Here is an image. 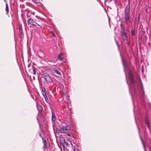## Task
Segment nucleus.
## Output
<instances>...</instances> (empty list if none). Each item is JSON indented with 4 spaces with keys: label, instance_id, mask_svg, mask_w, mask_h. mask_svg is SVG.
<instances>
[{
    "label": "nucleus",
    "instance_id": "30",
    "mask_svg": "<svg viewBox=\"0 0 151 151\" xmlns=\"http://www.w3.org/2000/svg\"><path fill=\"white\" fill-rule=\"evenodd\" d=\"M38 25H39V24H37Z\"/></svg>",
    "mask_w": 151,
    "mask_h": 151
},
{
    "label": "nucleus",
    "instance_id": "21",
    "mask_svg": "<svg viewBox=\"0 0 151 151\" xmlns=\"http://www.w3.org/2000/svg\"><path fill=\"white\" fill-rule=\"evenodd\" d=\"M52 35L54 37H55V35L54 33H52Z\"/></svg>",
    "mask_w": 151,
    "mask_h": 151
},
{
    "label": "nucleus",
    "instance_id": "24",
    "mask_svg": "<svg viewBox=\"0 0 151 151\" xmlns=\"http://www.w3.org/2000/svg\"><path fill=\"white\" fill-rule=\"evenodd\" d=\"M6 0H4V1L6 3Z\"/></svg>",
    "mask_w": 151,
    "mask_h": 151
},
{
    "label": "nucleus",
    "instance_id": "26",
    "mask_svg": "<svg viewBox=\"0 0 151 151\" xmlns=\"http://www.w3.org/2000/svg\"><path fill=\"white\" fill-rule=\"evenodd\" d=\"M69 142L70 143H71V141H69Z\"/></svg>",
    "mask_w": 151,
    "mask_h": 151
},
{
    "label": "nucleus",
    "instance_id": "19",
    "mask_svg": "<svg viewBox=\"0 0 151 151\" xmlns=\"http://www.w3.org/2000/svg\"><path fill=\"white\" fill-rule=\"evenodd\" d=\"M63 140L64 141V142H64V138H63V137L61 138L60 139V140Z\"/></svg>",
    "mask_w": 151,
    "mask_h": 151
},
{
    "label": "nucleus",
    "instance_id": "2",
    "mask_svg": "<svg viewBox=\"0 0 151 151\" xmlns=\"http://www.w3.org/2000/svg\"><path fill=\"white\" fill-rule=\"evenodd\" d=\"M70 130V127L67 126L65 127H62L60 128L59 130L60 132L62 133H66L68 132Z\"/></svg>",
    "mask_w": 151,
    "mask_h": 151
},
{
    "label": "nucleus",
    "instance_id": "23",
    "mask_svg": "<svg viewBox=\"0 0 151 151\" xmlns=\"http://www.w3.org/2000/svg\"><path fill=\"white\" fill-rule=\"evenodd\" d=\"M67 134L69 136H70V135L69 134Z\"/></svg>",
    "mask_w": 151,
    "mask_h": 151
},
{
    "label": "nucleus",
    "instance_id": "29",
    "mask_svg": "<svg viewBox=\"0 0 151 151\" xmlns=\"http://www.w3.org/2000/svg\"><path fill=\"white\" fill-rule=\"evenodd\" d=\"M38 25H39V24H37Z\"/></svg>",
    "mask_w": 151,
    "mask_h": 151
},
{
    "label": "nucleus",
    "instance_id": "15",
    "mask_svg": "<svg viewBox=\"0 0 151 151\" xmlns=\"http://www.w3.org/2000/svg\"><path fill=\"white\" fill-rule=\"evenodd\" d=\"M134 30H132L131 31V35L133 36H134Z\"/></svg>",
    "mask_w": 151,
    "mask_h": 151
},
{
    "label": "nucleus",
    "instance_id": "4",
    "mask_svg": "<svg viewBox=\"0 0 151 151\" xmlns=\"http://www.w3.org/2000/svg\"><path fill=\"white\" fill-rule=\"evenodd\" d=\"M121 35L124 40H125L127 39V36L125 31L124 30L121 31Z\"/></svg>",
    "mask_w": 151,
    "mask_h": 151
},
{
    "label": "nucleus",
    "instance_id": "14",
    "mask_svg": "<svg viewBox=\"0 0 151 151\" xmlns=\"http://www.w3.org/2000/svg\"><path fill=\"white\" fill-rule=\"evenodd\" d=\"M33 74L34 75H35L36 74V70H35V68H33Z\"/></svg>",
    "mask_w": 151,
    "mask_h": 151
},
{
    "label": "nucleus",
    "instance_id": "6",
    "mask_svg": "<svg viewBox=\"0 0 151 151\" xmlns=\"http://www.w3.org/2000/svg\"><path fill=\"white\" fill-rule=\"evenodd\" d=\"M52 121L55 122L56 119L55 114L52 111Z\"/></svg>",
    "mask_w": 151,
    "mask_h": 151
},
{
    "label": "nucleus",
    "instance_id": "7",
    "mask_svg": "<svg viewBox=\"0 0 151 151\" xmlns=\"http://www.w3.org/2000/svg\"><path fill=\"white\" fill-rule=\"evenodd\" d=\"M54 71L58 75H60L61 73L60 72V69H53Z\"/></svg>",
    "mask_w": 151,
    "mask_h": 151
},
{
    "label": "nucleus",
    "instance_id": "20",
    "mask_svg": "<svg viewBox=\"0 0 151 151\" xmlns=\"http://www.w3.org/2000/svg\"><path fill=\"white\" fill-rule=\"evenodd\" d=\"M65 144L67 146H69V144L67 142H65Z\"/></svg>",
    "mask_w": 151,
    "mask_h": 151
},
{
    "label": "nucleus",
    "instance_id": "13",
    "mask_svg": "<svg viewBox=\"0 0 151 151\" xmlns=\"http://www.w3.org/2000/svg\"><path fill=\"white\" fill-rule=\"evenodd\" d=\"M145 122L147 125V126L149 129H150V125H149V124L148 121L147 120H146Z\"/></svg>",
    "mask_w": 151,
    "mask_h": 151
},
{
    "label": "nucleus",
    "instance_id": "3",
    "mask_svg": "<svg viewBox=\"0 0 151 151\" xmlns=\"http://www.w3.org/2000/svg\"><path fill=\"white\" fill-rule=\"evenodd\" d=\"M27 23L28 24H31L32 25H34L37 24V22L31 18L29 19L27 21Z\"/></svg>",
    "mask_w": 151,
    "mask_h": 151
},
{
    "label": "nucleus",
    "instance_id": "28",
    "mask_svg": "<svg viewBox=\"0 0 151 151\" xmlns=\"http://www.w3.org/2000/svg\"><path fill=\"white\" fill-rule=\"evenodd\" d=\"M38 25H39V24H37Z\"/></svg>",
    "mask_w": 151,
    "mask_h": 151
},
{
    "label": "nucleus",
    "instance_id": "18",
    "mask_svg": "<svg viewBox=\"0 0 151 151\" xmlns=\"http://www.w3.org/2000/svg\"><path fill=\"white\" fill-rule=\"evenodd\" d=\"M122 62H123V65H124V68H125L126 66V65L124 64V61H123V59H122Z\"/></svg>",
    "mask_w": 151,
    "mask_h": 151
},
{
    "label": "nucleus",
    "instance_id": "17",
    "mask_svg": "<svg viewBox=\"0 0 151 151\" xmlns=\"http://www.w3.org/2000/svg\"><path fill=\"white\" fill-rule=\"evenodd\" d=\"M74 151H79V150L78 149H77L76 147H75L74 149Z\"/></svg>",
    "mask_w": 151,
    "mask_h": 151
},
{
    "label": "nucleus",
    "instance_id": "8",
    "mask_svg": "<svg viewBox=\"0 0 151 151\" xmlns=\"http://www.w3.org/2000/svg\"><path fill=\"white\" fill-rule=\"evenodd\" d=\"M63 54L62 53H60L58 55V58L60 60H62L63 59Z\"/></svg>",
    "mask_w": 151,
    "mask_h": 151
},
{
    "label": "nucleus",
    "instance_id": "27",
    "mask_svg": "<svg viewBox=\"0 0 151 151\" xmlns=\"http://www.w3.org/2000/svg\"><path fill=\"white\" fill-rule=\"evenodd\" d=\"M27 17H29V16H28V15H27Z\"/></svg>",
    "mask_w": 151,
    "mask_h": 151
},
{
    "label": "nucleus",
    "instance_id": "25",
    "mask_svg": "<svg viewBox=\"0 0 151 151\" xmlns=\"http://www.w3.org/2000/svg\"><path fill=\"white\" fill-rule=\"evenodd\" d=\"M143 146H144V147L145 148V146L144 144H143Z\"/></svg>",
    "mask_w": 151,
    "mask_h": 151
},
{
    "label": "nucleus",
    "instance_id": "1",
    "mask_svg": "<svg viewBox=\"0 0 151 151\" xmlns=\"http://www.w3.org/2000/svg\"><path fill=\"white\" fill-rule=\"evenodd\" d=\"M129 8L128 6L126 7L125 10V22L128 23L129 22Z\"/></svg>",
    "mask_w": 151,
    "mask_h": 151
},
{
    "label": "nucleus",
    "instance_id": "5",
    "mask_svg": "<svg viewBox=\"0 0 151 151\" xmlns=\"http://www.w3.org/2000/svg\"><path fill=\"white\" fill-rule=\"evenodd\" d=\"M45 80L46 81L47 83H50L52 82V80L50 76L49 75H45L44 77Z\"/></svg>",
    "mask_w": 151,
    "mask_h": 151
},
{
    "label": "nucleus",
    "instance_id": "9",
    "mask_svg": "<svg viewBox=\"0 0 151 151\" xmlns=\"http://www.w3.org/2000/svg\"><path fill=\"white\" fill-rule=\"evenodd\" d=\"M43 143L44 145L43 147L44 148H46L47 147V144L46 140L45 139H43Z\"/></svg>",
    "mask_w": 151,
    "mask_h": 151
},
{
    "label": "nucleus",
    "instance_id": "12",
    "mask_svg": "<svg viewBox=\"0 0 151 151\" xmlns=\"http://www.w3.org/2000/svg\"><path fill=\"white\" fill-rule=\"evenodd\" d=\"M129 76L130 80L131 81H133L134 80H133V78L132 75L130 73H129Z\"/></svg>",
    "mask_w": 151,
    "mask_h": 151
},
{
    "label": "nucleus",
    "instance_id": "16",
    "mask_svg": "<svg viewBox=\"0 0 151 151\" xmlns=\"http://www.w3.org/2000/svg\"><path fill=\"white\" fill-rule=\"evenodd\" d=\"M42 92L45 91V87H41Z\"/></svg>",
    "mask_w": 151,
    "mask_h": 151
},
{
    "label": "nucleus",
    "instance_id": "22",
    "mask_svg": "<svg viewBox=\"0 0 151 151\" xmlns=\"http://www.w3.org/2000/svg\"><path fill=\"white\" fill-rule=\"evenodd\" d=\"M149 150L150 151H151V147L149 148Z\"/></svg>",
    "mask_w": 151,
    "mask_h": 151
},
{
    "label": "nucleus",
    "instance_id": "11",
    "mask_svg": "<svg viewBox=\"0 0 151 151\" xmlns=\"http://www.w3.org/2000/svg\"><path fill=\"white\" fill-rule=\"evenodd\" d=\"M6 13H7L9 12V9L7 3H6Z\"/></svg>",
    "mask_w": 151,
    "mask_h": 151
},
{
    "label": "nucleus",
    "instance_id": "10",
    "mask_svg": "<svg viewBox=\"0 0 151 151\" xmlns=\"http://www.w3.org/2000/svg\"><path fill=\"white\" fill-rule=\"evenodd\" d=\"M42 95H43V96L44 97L45 99L46 100L47 99V96L46 95V91H45L42 92Z\"/></svg>",
    "mask_w": 151,
    "mask_h": 151
}]
</instances>
